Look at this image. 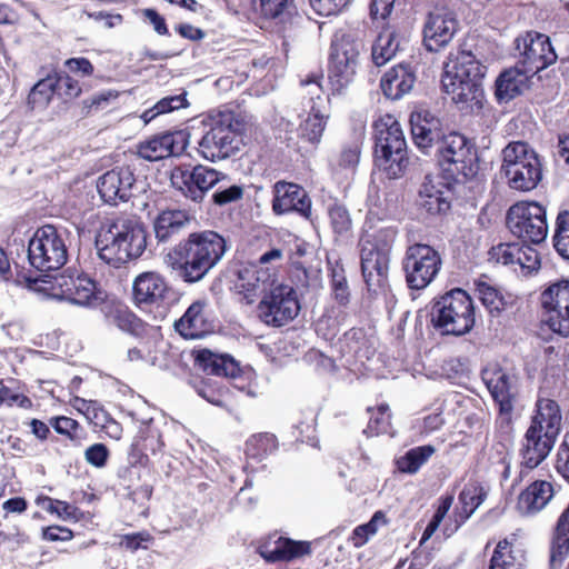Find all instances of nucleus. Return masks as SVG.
I'll list each match as a JSON object with an SVG mask.
<instances>
[{
    "mask_svg": "<svg viewBox=\"0 0 569 569\" xmlns=\"http://www.w3.org/2000/svg\"><path fill=\"white\" fill-rule=\"evenodd\" d=\"M227 251L223 237L214 231L192 232L169 253V264L186 283H196L221 261Z\"/></svg>",
    "mask_w": 569,
    "mask_h": 569,
    "instance_id": "f257e3e1",
    "label": "nucleus"
},
{
    "mask_svg": "<svg viewBox=\"0 0 569 569\" xmlns=\"http://www.w3.org/2000/svg\"><path fill=\"white\" fill-rule=\"evenodd\" d=\"M486 72L487 67L471 51L451 52L443 67V91L460 109L479 111L485 98L482 80Z\"/></svg>",
    "mask_w": 569,
    "mask_h": 569,
    "instance_id": "f03ea898",
    "label": "nucleus"
},
{
    "mask_svg": "<svg viewBox=\"0 0 569 569\" xmlns=\"http://www.w3.org/2000/svg\"><path fill=\"white\" fill-rule=\"evenodd\" d=\"M146 247V231L133 216L123 214L106 219L96 237L99 258L114 268L139 258Z\"/></svg>",
    "mask_w": 569,
    "mask_h": 569,
    "instance_id": "7ed1b4c3",
    "label": "nucleus"
},
{
    "mask_svg": "<svg viewBox=\"0 0 569 569\" xmlns=\"http://www.w3.org/2000/svg\"><path fill=\"white\" fill-rule=\"evenodd\" d=\"M365 226L367 229L360 240L361 271L368 289L378 293L388 287L390 252L397 230L390 226L375 230L371 211Z\"/></svg>",
    "mask_w": 569,
    "mask_h": 569,
    "instance_id": "20e7f679",
    "label": "nucleus"
},
{
    "mask_svg": "<svg viewBox=\"0 0 569 569\" xmlns=\"http://www.w3.org/2000/svg\"><path fill=\"white\" fill-rule=\"evenodd\" d=\"M375 161L388 178L401 177L408 167L407 142L400 123L391 114L380 117L373 123Z\"/></svg>",
    "mask_w": 569,
    "mask_h": 569,
    "instance_id": "39448f33",
    "label": "nucleus"
},
{
    "mask_svg": "<svg viewBox=\"0 0 569 569\" xmlns=\"http://www.w3.org/2000/svg\"><path fill=\"white\" fill-rule=\"evenodd\" d=\"M209 129L200 139L199 153L216 162L234 156L241 146L242 121L230 110L217 111L209 116Z\"/></svg>",
    "mask_w": 569,
    "mask_h": 569,
    "instance_id": "423d86ee",
    "label": "nucleus"
},
{
    "mask_svg": "<svg viewBox=\"0 0 569 569\" xmlns=\"http://www.w3.org/2000/svg\"><path fill=\"white\" fill-rule=\"evenodd\" d=\"M500 171L509 188L522 192L533 190L542 178L538 154L522 141L510 142L503 148Z\"/></svg>",
    "mask_w": 569,
    "mask_h": 569,
    "instance_id": "0eeeda50",
    "label": "nucleus"
},
{
    "mask_svg": "<svg viewBox=\"0 0 569 569\" xmlns=\"http://www.w3.org/2000/svg\"><path fill=\"white\" fill-rule=\"evenodd\" d=\"M436 156L446 180L462 183L478 171L475 146L458 132H450L439 141Z\"/></svg>",
    "mask_w": 569,
    "mask_h": 569,
    "instance_id": "6e6552de",
    "label": "nucleus"
},
{
    "mask_svg": "<svg viewBox=\"0 0 569 569\" xmlns=\"http://www.w3.org/2000/svg\"><path fill=\"white\" fill-rule=\"evenodd\" d=\"M431 321L443 335L462 336L475 326V307L462 289H453L435 300Z\"/></svg>",
    "mask_w": 569,
    "mask_h": 569,
    "instance_id": "1a4fd4ad",
    "label": "nucleus"
},
{
    "mask_svg": "<svg viewBox=\"0 0 569 569\" xmlns=\"http://www.w3.org/2000/svg\"><path fill=\"white\" fill-rule=\"evenodd\" d=\"M28 258L39 271L60 269L68 260L64 233L52 224L39 228L29 241Z\"/></svg>",
    "mask_w": 569,
    "mask_h": 569,
    "instance_id": "9d476101",
    "label": "nucleus"
},
{
    "mask_svg": "<svg viewBox=\"0 0 569 569\" xmlns=\"http://www.w3.org/2000/svg\"><path fill=\"white\" fill-rule=\"evenodd\" d=\"M507 226L522 241L541 243L548 234L546 209L538 202H518L508 210Z\"/></svg>",
    "mask_w": 569,
    "mask_h": 569,
    "instance_id": "9b49d317",
    "label": "nucleus"
},
{
    "mask_svg": "<svg viewBox=\"0 0 569 569\" xmlns=\"http://www.w3.org/2000/svg\"><path fill=\"white\" fill-rule=\"evenodd\" d=\"M442 266L439 252L429 244L415 243L408 247L402 267L408 287L413 290L427 288Z\"/></svg>",
    "mask_w": 569,
    "mask_h": 569,
    "instance_id": "f8f14e48",
    "label": "nucleus"
},
{
    "mask_svg": "<svg viewBox=\"0 0 569 569\" xmlns=\"http://www.w3.org/2000/svg\"><path fill=\"white\" fill-rule=\"evenodd\" d=\"M300 311L296 290L288 284H277L262 296L258 305V318L267 326L282 327Z\"/></svg>",
    "mask_w": 569,
    "mask_h": 569,
    "instance_id": "ddd939ff",
    "label": "nucleus"
},
{
    "mask_svg": "<svg viewBox=\"0 0 569 569\" xmlns=\"http://www.w3.org/2000/svg\"><path fill=\"white\" fill-rule=\"evenodd\" d=\"M302 98L309 106L310 113L299 127V136L310 143H318L326 128L327 101L323 99L322 87L317 77L301 81Z\"/></svg>",
    "mask_w": 569,
    "mask_h": 569,
    "instance_id": "4468645a",
    "label": "nucleus"
},
{
    "mask_svg": "<svg viewBox=\"0 0 569 569\" xmlns=\"http://www.w3.org/2000/svg\"><path fill=\"white\" fill-rule=\"evenodd\" d=\"M366 22L359 24L358 32L363 31V37L357 34V42L351 44L343 41L341 48H336L330 56L329 81L331 89L340 93L353 79L358 67L360 50L363 48L366 39Z\"/></svg>",
    "mask_w": 569,
    "mask_h": 569,
    "instance_id": "2eb2a0df",
    "label": "nucleus"
},
{
    "mask_svg": "<svg viewBox=\"0 0 569 569\" xmlns=\"http://www.w3.org/2000/svg\"><path fill=\"white\" fill-rule=\"evenodd\" d=\"M516 50L519 52L517 64L530 74H536L557 59L549 38L538 32H527L518 37Z\"/></svg>",
    "mask_w": 569,
    "mask_h": 569,
    "instance_id": "dca6fc26",
    "label": "nucleus"
},
{
    "mask_svg": "<svg viewBox=\"0 0 569 569\" xmlns=\"http://www.w3.org/2000/svg\"><path fill=\"white\" fill-rule=\"evenodd\" d=\"M226 176L212 168L198 164L192 170L176 169L172 184L193 202H201L206 193L223 180Z\"/></svg>",
    "mask_w": 569,
    "mask_h": 569,
    "instance_id": "f3484780",
    "label": "nucleus"
},
{
    "mask_svg": "<svg viewBox=\"0 0 569 569\" xmlns=\"http://www.w3.org/2000/svg\"><path fill=\"white\" fill-rule=\"evenodd\" d=\"M458 30L456 14L445 7H436L427 18L423 42L428 51L437 52L447 46Z\"/></svg>",
    "mask_w": 569,
    "mask_h": 569,
    "instance_id": "a211bd4d",
    "label": "nucleus"
},
{
    "mask_svg": "<svg viewBox=\"0 0 569 569\" xmlns=\"http://www.w3.org/2000/svg\"><path fill=\"white\" fill-rule=\"evenodd\" d=\"M187 144L188 136L184 131L163 132L142 141L138 154L144 160L158 161L181 154Z\"/></svg>",
    "mask_w": 569,
    "mask_h": 569,
    "instance_id": "6ab92c4d",
    "label": "nucleus"
},
{
    "mask_svg": "<svg viewBox=\"0 0 569 569\" xmlns=\"http://www.w3.org/2000/svg\"><path fill=\"white\" fill-rule=\"evenodd\" d=\"M136 178L128 167L112 169L101 176L97 188L101 199L110 204L128 201L132 196Z\"/></svg>",
    "mask_w": 569,
    "mask_h": 569,
    "instance_id": "aec40b11",
    "label": "nucleus"
},
{
    "mask_svg": "<svg viewBox=\"0 0 569 569\" xmlns=\"http://www.w3.org/2000/svg\"><path fill=\"white\" fill-rule=\"evenodd\" d=\"M272 210L277 214L297 212L305 218L311 214V200L307 191L292 182L278 181L273 188Z\"/></svg>",
    "mask_w": 569,
    "mask_h": 569,
    "instance_id": "412c9836",
    "label": "nucleus"
},
{
    "mask_svg": "<svg viewBox=\"0 0 569 569\" xmlns=\"http://www.w3.org/2000/svg\"><path fill=\"white\" fill-rule=\"evenodd\" d=\"M410 124L416 146L426 154L433 148L437 149L439 141L445 137L439 118L428 110L411 113Z\"/></svg>",
    "mask_w": 569,
    "mask_h": 569,
    "instance_id": "4be33fe9",
    "label": "nucleus"
},
{
    "mask_svg": "<svg viewBox=\"0 0 569 569\" xmlns=\"http://www.w3.org/2000/svg\"><path fill=\"white\" fill-rule=\"evenodd\" d=\"M482 380L492 398L498 402L502 413L512 410V401L517 396V378L500 368L486 369Z\"/></svg>",
    "mask_w": 569,
    "mask_h": 569,
    "instance_id": "5701e85b",
    "label": "nucleus"
},
{
    "mask_svg": "<svg viewBox=\"0 0 569 569\" xmlns=\"http://www.w3.org/2000/svg\"><path fill=\"white\" fill-rule=\"evenodd\" d=\"M60 288L59 297L63 300L79 306H89L101 300L97 291L96 282L88 276H64L56 278Z\"/></svg>",
    "mask_w": 569,
    "mask_h": 569,
    "instance_id": "b1692460",
    "label": "nucleus"
},
{
    "mask_svg": "<svg viewBox=\"0 0 569 569\" xmlns=\"http://www.w3.org/2000/svg\"><path fill=\"white\" fill-rule=\"evenodd\" d=\"M557 437L529 427L525 433L520 455L522 463L529 468L538 467L550 453Z\"/></svg>",
    "mask_w": 569,
    "mask_h": 569,
    "instance_id": "393cba45",
    "label": "nucleus"
},
{
    "mask_svg": "<svg viewBox=\"0 0 569 569\" xmlns=\"http://www.w3.org/2000/svg\"><path fill=\"white\" fill-rule=\"evenodd\" d=\"M133 299L138 305H152L161 301L167 291L166 279L158 272L146 271L136 277L132 283Z\"/></svg>",
    "mask_w": 569,
    "mask_h": 569,
    "instance_id": "a878e982",
    "label": "nucleus"
},
{
    "mask_svg": "<svg viewBox=\"0 0 569 569\" xmlns=\"http://www.w3.org/2000/svg\"><path fill=\"white\" fill-rule=\"evenodd\" d=\"M555 495L553 483L548 480H536L518 497L517 509L521 515L530 516L541 511Z\"/></svg>",
    "mask_w": 569,
    "mask_h": 569,
    "instance_id": "bb28decb",
    "label": "nucleus"
},
{
    "mask_svg": "<svg viewBox=\"0 0 569 569\" xmlns=\"http://www.w3.org/2000/svg\"><path fill=\"white\" fill-rule=\"evenodd\" d=\"M191 216L186 210H162L154 220L156 238L160 242H168L180 236L189 226Z\"/></svg>",
    "mask_w": 569,
    "mask_h": 569,
    "instance_id": "cd10ccee",
    "label": "nucleus"
},
{
    "mask_svg": "<svg viewBox=\"0 0 569 569\" xmlns=\"http://www.w3.org/2000/svg\"><path fill=\"white\" fill-rule=\"evenodd\" d=\"M415 81L416 77L410 68L400 63L386 72L380 86L387 98L398 100L411 91Z\"/></svg>",
    "mask_w": 569,
    "mask_h": 569,
    "instance_id": "c85d7f7f",
    "label": "nucleus"
},
{
    "mask_svg": "<svg viewBox=\"0 0 569 569\" xmlns=\"http://www.w3.org/2000/svg\"><path fill=\"white\" fill-rule=\"evenodd\" d=\"M561 419L559 405L552 399L541 398L536 403V415L532 417L530 427L558 437Z\"/></svg>",
    "mask_w": 569,
    "mask_h": 569,
    "instance_id": "c756f323",
    "label": "nucleus"
},
{
    "mask_svg": "<svg viewBox=\"0 0 569 569\" xmlns=\"http://www.w3.org/2000/svg\"><path fill=\"white\" fill-rule=\"evenodd\" d=\"M206 303L203 301L193 302L176 323L177 330L186 338H201L209 330L210 325L204 313Z\"/></svg>",
    "mask_w": 569,
    "mask_h": 569,
    "instance_id": "7c9ffc66",
    "label": "nucleus"
},
{
    "mask_svg": "<svg viewBox=\"0 0 569 569\" xmlns=\"http://www.w3.org/2000/svg\"><path fill=\"white\" fill-rule=\"evenodd\" d=\"M196 363L204 372L220 377H236L240 371L238 362L231 356L214 353L208 349L197 352Z\"/></svg>",
    "mask_w": 569,
    "mask_h": 569,
    "instance_id": "2f4dec72",
    "label": "nucleus"
},
{
    "mask_svg": "<svg viewBox=\"0 0 569 569\" xmlns=\"http://www.w3.org/2000/svg\"><path fill=\"white\" fill-rule=\"evenodd\" d=\"M372 48L371 57L377 67L385 66L396 57L400 49L401 41L398 32L387 23H382Z\"/></svg>",
    "mask_w": 569,
    "mask_h": 569,
    "instance_id": "473e14b6",
    "label": "nucleus"
},
{
    "mask_svg": "<svg viewBox=\"0 0 569 569\" xmlns=\"http://www.w3.org/2000/svg\"><path fill=\"white\" fill-rule=\"evenodd\" d=\"M529 72L521 67L505 70L496 80V97L499 102H508L519 96L526 87Z\"/></svg>",
    "mask_w": 569,
    "mask_h": 569,
    "instance_id": "72a5a7b5",
    "label": "nucleus"
},
{
    "mask_svg": "<svg viewBox=\"0 0 569 569\" xmlns=\"http://www.w3.org/2000/svg\"><path fill=\"white\" fill-rule=\"evenodd\" d=\"M310 552V545L302 541H293L279 538L273 545H266L260 548V555L267 561L289 560L291 558Z\"/></svg>",
    "mask_w": 569,
    "mask_h": 569,
    "instance_id": "f704fd0d",
    "label": "nucleus"
},
{
    "mask_svg": "<svg viewBox=\"0 0 569 569\" xmlns=\"http://www.w3.org/2000/svg\"><path fill=\"white\" fill-rule=\"evenodd\" d=\"M239 280L238 288L248 303L253 302L259 292H267L268 286L273 287L271 274H266L263 269H244L239 272Z\"/></svg>",
    "mask_w": 569,
    "mask_h": 569,
    "instance_id": "c9c22d12",
    "label": "nucleus"
},
{
    "mask_svg": "<svg viewBox=\"0 0 569 569\" xmlns=\"http://www.w3.org/2000/svg\"><path fill=\"white\" fill-rule=\"evenodd\" d=\"M525 553L520 548H516L509 539L498 542L489 569H523Z\"/></svg>",
    "mask_w": 569,
    "mask_h": 569,
    "instance_id": "e433bc0d",
    "label": "nucleus"
},
{
    "mask_svg": "<svg viewBox=\"0 0 569 569\" xmlns=\"http://www.w3.org/2000/svg\"><path fill=\"white\" fill-rule=\"evenodd\" d=\"M485 499L486 492L482 487L476 483L467 485L459 495L461 509L456 513V526L453 530H457L467 519H469Z\"/></svg>",
    "mask_w": 569,
    "mask_h": 569,
    "instance_id": "4c0bfd02",
    "label": "nucleus"
},
{
    "mask_svg": "<svg viewBox=\"0 0 569 569\" xmlns=\"http://www.w3.org/2000/svg\"><path fill=\"white\" fill-rule=\"evenodd\" d=\"M541 305L547 313L567 309L569 311V280L551 284L541 293Z\"/></svg>",
    "mask_w": 569,
    "mask_h": 569,
    "instance_id": "58836bf2",
    "label": "nucleus"
},
{
    "mask_svg": "<svg viewBox=\"0 0 569 569\" xmlns=\"http://www.w3.org/2000/svg\"><path fill=\"white\" fill-rule=\"evenodd\" d=\"M257 12L263 18L284 22L293 10V0H251Z\"/></svg>",
    "mask_w": 569,
    "mask_h": 569,
    "instance_id": "ea45409f",
    "label": "nucleus"
},
{
    "mask_svg": "<svg viewBox=\"0 0 569 569\" xmlns=\"http://www.w3.org/2000/svg\"><path fill=\"white\" fill-rule=\"evenodd\" d=\"M54 76L48 74L46 78L40 79L30 90L28 96V104L31 109H44L49 106L52 97L56 93Z\"/></svg>",
    "mask_w": 569,
    "mask_h": 569,
    "instance_id": "a19ab883",
    "label": "nucleus"
},
{
    "mask_svg": "<svg viewBox=\"0 0 569 569\" xmlns=\"http://www.w3.org/2000/svg\"><path fill=\"white\" fill-rule=\"evenodd\" d=\"M435 451L436 449L431 445L412 448L397 460L398 469L401 472L413 475L429 460Z\"/></svg>",
    "mask_w": 569,
    "mask_h": 569,
    "instance_id": "79ce46f5",
    "label": "nucleus"
},
{
    "mask_svg": "<svg viewBox=\"0 0 569 569\" xmlns=\"http://www.w3.org/2000/svg\"><path fill=\"white\" fill-rule=\"evenodd\" d=\"M188 102L186 99V92L176 94V96H169L164 97L161 100H159L152 108L146 110L141 114V119L148 123L152 121L157 116L167 113L173 110H178L180 108L187 107Z\"/></svg>",
    "mask_w": 569,
    "mask_h": 569,
    "instance_id": "37998d69",
    "label": "nucleus"
},
{
    "mask_svg": "<svg viewBox=\"0 0 569 569\" xmlns=\"http://www.w3.org/2000/svg\"><path fill=\"white\" fill-rule=\"evenodd\" d=\"M552 240L557 253L569 260V211H562L558 214Z\"/></svg>",
    "mask_w": 569,
    "mask_h": 569,
    "instance_id": "c03bdc74",
    "label": "nucleus"
},
{
    "mask_svg": "<svg viewBox=\"0 0 569 569\" xmlns=\"http://www.w3.org/2000/svg\"><path fill=\"white\" fill-rule=\"evenodd\" d=\"M476 291L479 300L491 315H498L503 309V297L495 287L480 282L477 284Z\"/></svg>",
    "mask_w": 569,
    "mask_h": 569,
    "instance_id": "a18cd8bd",
    "label": "nucleus"
},
{
    "mask_svg": "<svg viewBox=\"0 0 569 569\" xmlns=\"http://www.w3.org/2000/svg\"><path fill=\"white\" fill-rule=\"evenodd\" d=\"M368 411L371 413V416L365 432L369 436H377L379 433L387 432L390 425V415L388 412L389 407L387 405H381L376 411L371 410L370 408Z\"/></svg>",
    "mask_w": 569,
    "mask_h": 569,
    "instance_id": "49530a36",
    "label": "nucleus"
},
{
    "mask_svg": "<svg viewBox=\"0 0 569 569\" xmlns=\"http://www.w3.org/2000/svg\"><path fill=\"white\" fill-rule=\"evenodd\" d=\"M386 518L381 511H377L371 520L365 525L358 526L353 530L352 543L355 547L363 546L368 539L373 536L378 530V523H385Z\"/></svg>",
    "mask_w": 569,
    "mask_h": 569,
    "instance_id": "de8ad7c7",
    "label": "nucleus"
},
{
    "mask_svg": "<svg viewBox=\"0 0 569 569\" xmlns=\"http://www.w3.org/2000/svg\"><path fill=\"white\" fill-rule=\"evenodd\" d=\"M519 243H499L492 247L489 251V260L502 264H516L519 260Z\"/></svg>",
    "mask_w": 569,
    "mask_h": 569,
    "instance_id": "09e8293b",
    "label": "nucleus"
},
{
    "mask_svg": "<svg viewBox=\"0 0 569 569\" xmlns=\"http://www.w3.org/2000/svg\"><path fill=\"white\" fill-rule=\"evenodd\" d=\"M52 76H54V80L58 81L54 86L56 93L64 100L74 99L81 93L79 82L69 74L54 72Z\"/></svg>",
    "mask_w": 569,
    "mask_h": 569,
    "instance_id": "8fccbe9b",
    "label": "nucleus"
},
{
    "mask_svg": "<svg viewBox=\"0 0 569 569\" xmlns=\"http://www.w3.org/2000/svg\"><path fill=\"white\" fill-rule=\"evenodd\" d=\"M329 218L336 233L346 234L351 229V218L348 210L339 204L329 209Z\"/></svg>",
    "mask_w": 569,
    "mask_h": 569,
    "instance_id": "3c124183",
    "label": "nucleus"
},
{
    "mask_svg": "<svg viewBox=\"0 0 569 569\" xmlns=\"http://www.w3.org/2000/svg\"><path fill=\"white\" fill-rule=\"evenodd\" d=\"M419 206L431 214L446 212L450 208L448 193L419 196Z\"/></svg>",
    "mask_w": 569,
    "mask_h": 569,
    "instance_id": "603ef678",
    "label": "nucleus"
},
{
    "mask_svg": "<svg viewBox=\"0 0 569 569\" xmlns=\"http://www.w3.org/2000/svg\"><path fill=\"white\" fill-rule=\"evenodd\" d=\"M545 321L553 332L566 338L569 337V311L567 309L547 313Z\"/></svg>",
    "mask_w": 569,
    "mask_h": 569,
    "instance_id": "864d4df0",
    "label": "nucleus"
},
{
    "mask_svg": "<svg viewBox=\"0 0 569 569\" xmlns=\"http://www.w3.org/2000/svg\"><path fill=\"white\" fill-rule=\"evenodd\" d=\"M112 323L124 332L134 333L139 328V319L128 309H117L111 316Z\"/></svg>",
    "mask_w": 569,
    "mask_h": 569,
    "instance_id": "5fc2aeb1",
    "label": "nucleus"
},
{
    "mask_svg": "<svg viewBox=\"0 0 569 569\" xmlns=\"http://www.w3.org/2000/svg\"><path fill=\"white\" fill-rule=\"evenodd\" d=\"M519 260H516V264H518L521 270L527 272L535 271L540 266V258L538 251L530 246H521L519 244Z\"/></svg>",
    "mask_w": 569,
    "mask_h": 569,
    "instance_id": "6e6d98bb",
    "label": "nucleus"
},
{
    "mask_svg": "<svg viewBox=\"0 0 569 569\" xmlns=\"http://www.w3.org/2000/svg\"><path fill=\"white\" fill-rule=\"evenodd\" d=\"M283 251L279 248H272L266 251L259 258V269H263L266 274L270 273L271 278L276 274V269L282 264Z\"/></svg>",
    "mask_w": 569,
    "mask_h": 569,
    "instance_id": "4d7b16f0",
    "label": "nucleus"
},
{
    "mask_svg": "<svg viewBox=\"0 0 569 569\" xmlns=\"http://www.w3.org/2000/svg\"><path fill=\"white\" fill-rule=\"evenodd\" d=\"M351 0H309L311 8L320 16L329 17L339 13Z\"/></svg>",
    "mask_w": 569,
    "mask_h": 569,
    "instance_id": "13d9d810",
    "label": "nucleus"
},
{
    "mask_svg": "<svg viewBox=\"0 0 569 569\" xmlns=\"http://www.w3.org/2000/svg\"><path fill=\"white\" fill-rule=\"evenodd\" d=\"M243 197V188L239 184H232L224 189H219L212 194L213 203L218 206H226L231 202L238 201Z\"/></svg>",
    "mask_w": 569,
    "mask_h": 569,
    "instance_id": "bf43d9fd",
    "label": "nucleus"
},
{
    "mask_svg": "<svg viewBox=\"0 0 569 569\" xmlns=\"http://www.w3.org/2000/svg\"><path fill=\"white\" fill-rule=\"evenodd\" d=\"M109 450L103 443H94L86 449V461L97 468H102L107 463Z\"/></svg>",
    "mask_w": 569,
    "mask_h": 569,
    "instance_id": "052dcab7",
    "label": "nucleus"
},
{
    "mask_svg": "<svg viewBox=\"0 0 569 569\" xmlns=\"http://www.w3.org/2000/svg\"><path fill=\"white\" fill-rule=\"evenodd\" d=\"M360 158V142L353 140L343 146L340 154V166L345 168H353L358 164Z\"/></svg>",
    "mask_w": 569,
    "mask_h": 569,
    "instance_id": "680f3d73",
    "label": "nucleus"
},
{
    "mask_svg": "<svg viewBox=\"0 0 569 569\" xmlns=\"http://www.w3.org/2000/svg\"><path fill=\"white\" fill-rule=\"evenodd\" d=\"M52 426L58 433L66 435L72 440L79 438L78 430L80 426L72 418L64 416L57 417L52 420Z\"/></svg>",
    "mask_w": 569,
    "mask_h": 569,
    "instance_id": "e2e57ef3",
    "label": "nucleus"
},
{
    "mask_svg": "<svg viewBox=\"0 0 569 569\" xmlns=\"http://www.w3.org/2000/svg\"><path fill=\"white\" fill-rule=\"evenodd\" d=\"M332 289L336 300L345 305L349 298V290L342 269L332 271Z\"/></svg>",
    "mask_w": 569,
    "mask_h": 569,
    "instance_id": "0e129e2a",
    "label": "nucleus"
},
{
    "mask_svg": "<svg viewBox=\"0 0 569 569\" xmlns=\"http://www.w3.org/2000/svg\"><path fill=\"white\" fill-rule=\"evenodd\" d=\"M396 0H371L370 17L372 21H385L391 13Z\"/></svg>",
    "mask_w": 569,
    "mask_h": 569,
    "instance_id": "69168bd1",
    "label": "nucleus"
},
{
    "mask_svg": "<svg viewBox=\"0 0 569 569\" xmlns=\"http://www.w3.org/2000/svg\"><path fill=\"white\" fill-rule=\"evenodd\" d=\"M451 181L447 180V183H440L437 177L427 176L425 181L419 190V196L426 194H446L449 193V183Z\"/></svg>",
    "mask_w": 569,
    "mask_h": 569,
    "instance_id": "338daca9",
    "label": "nucleus"
},
{
    "mask_svg": "<svg viewBox=\"0 0 569 569\" xmlns=\"http://www.w3.org/2000/svg\"><path fill=\"white\" fill-rule=\"evenodd\" d=\"M556 469L567 481H569V440L560 445L557 452Z\"/></svg>",
    "mask_w": 569,
    "mask_h": 569,
    "instance_id": "774afa93",
    "label": "nucleus"
}]
</instances>
